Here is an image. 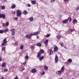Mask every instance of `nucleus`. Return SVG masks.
<instances>
[{
  "label": "nucleus",
  "mask_w": 79,
  "mask_h": 79,
  "mask_svg": "<svg viewBox=\"0 0 79 79\" xmlns=\"http://www.w3.org/2000/svg\"><path fill=\"white\" fill-rule=\"evenodd\" d=\"M27 78H28V77H27Z\"/></svg>",
  "instance_id": "e2e57ef3"
},
{
  "label": "nucleus",
  "mask_w": 79,
  "mask_h": 79,
  "mask_svg": "<svg viewBox=\"0 0 79 79\" xmlns=\"http://www.w3.org/2000/svg\"><path fill=\"white\" fill-rule=\"evenodd\" d=\"M4 73H6V72H7V71H8V69H4Z\"/></svg>",
  "instance_id": "473e14b6"
},
{
  "label": "nucleus",
  "mask_w": 79,
  "mask_h": 79,
  "mask_svg": "<svg viewBox=\"0 0 79 79\" xmlns=\"http://www.w3.org/2000/svg\"><path fill=\"white\" fill-rule=\"evenodd\" d=\"M74 31V30L73 29L71 30V32H73Z\"/></svg>",
  "instance_id": "4d7b16f0"
},
{
  "label": "nucleus",
  "mask_w": 79,
  "mask_h": 79,
  "mask_svg": "<svg viewBox=\"0 0 79 79\" xmlns=\"http://www.w3.org/2000/svg\"><path fill=\"white\" fill-rule=\"evenodd\" d=\"M49 50V55H52V53H53V51H52V49H50Z\"/></svg>",
  "instance_id": "4468645a"
},
{
  "label": "nucleus",
  "mask_w": 79,
  "mask_h": 79,
  "mask_svg": "<svg viewBox=\"0 0 79 79\" xmlns=\"http://www.w3.org/2000/svg\"><path fill=\"white\" fill-rule=\"evenodd\" d=\"M31 50H34V46H31Z\"/></svg>",
  "instance_id": "c9c22d12"
},
{
  "label": "nucleus",
  "mask_w": 79,
  "mask_h": 79,
  "mask_svg": "<svg viewBox=\"0 0 79 79\" xmlns=\"http://www.w3.org/2000/svg\"><path fill=\"white\" fill-rule=\"evenodd\" d=\"M64 66H63L60 69V71L62 72V73H63V71H64Z\"/></svg>",
  "instance_id": "1a4fd4ad"
},
{
  "label": "nucleus",
  "mask_w": 79,
  "mask_h": 79,
  "mask_svg": "<svg viewBox=\"0 0 79 79\" xmlns=\"http://www.w3.org/2000/svg\"><path fill=\"white\" fill-rule=\"evenodd\" d=\"M68 20L67 19H65V20H64L62 22V23L63 24H65L66 23L68 22Z\"/></svg>",
  "instance_id": "9d476101"
},
{
  "label": "nucleus",
  "mask_w": 79,
  "mask_h": 79,
  "mask_svg": "<svg viewBox=\"0 0 79 79\" xmlns=\"http://www.w3.org/2000/svg\"><path fill=\"white\" fill-rule=\"evenodd\" d=\"M68 61L69 63H71V62H72V60L70 59H69L68 60Z\"/></svg>",
  "instance_id": "a878e982"
},
{
  "label": "nucleus",
  "mask_w": 79,
  "mask_h": 79,
  "mask_svg": "<svg viewBox=\"0 0 79 79\" xmlns=\"http://www.w3.org/2000/svg\"><path fill=\"white\" fill-rule=\"evenodd\" d=\"M5 15L3 14H0V18H3V19H5Z\"/></svg>",
  "instance_id": "20e7f679"
},
{
  "label": "nucleus",
  "mask_w": 79,
  "mask_h": 79,
  "mask_svg": "<svg viewBox=\"0 0 79 79\" xmlns=\"http://www.w3.org/2000/svg\"><path fill=\"white\" fill-rule=\"evenodd\" d=\"M58 47H55L54 49V52H56L57 50H58Z\"/></svg>",
  "instance_id": "f8f14e48"
},
{
  "label": "nucleus",
  "mask_w": 79,
  "mask_h": 79,
  "mask_svg": "<svg viewBox=\"0 0 79 79\" xmlns=\"http://www.w3.org/2000/svg\"><path fill=\"white\" fill-rule=\"evenodd\" d=\"M68 0H64V1H67Z\"/></svg>",
  "instance_id": "052dcab7"
},
{
  "label": "nucleus",
  "mask_w": 79,
  "mask_h": 79,
  "mask_svg": "<svg viewBox=\"0 0 79 79\" xmlns=\"http://www.w3.org/2000/svg\"><path fill=\"white\" fill-rule=\"evenodd\" d=\"M76 10H79V6H78V7L76 9Z\"/></svg>",
  "instance_id": "49530a36"
},
{
  "label": "nucleus",
  "mask_w": 79,
  "mask_h": 79,
  "mask_svg": "<svg viewBox=\"0 0 79 79\" xmlns=\"http://www.w3.org/2000/svg\"><path fill=\"white\" fill-rule=\"evenodd\" d=\"M9 26V22H7L6 23V26Z\"/></svg>",
  "instance_id": "f704fd0d"
},
{
  "label": "nucleus",
  "mask_w": 79,
  "mask_h": 79,
  "mask_svg": "<svg viewBox=\"0 0 79 79\" xmlns=\"http://www.w3.org/2000/svg\"><path fill=\"white\" fill-rule=\"evenodd\" d=\"M27 11H26V10H25L23 11V13L24 14V15H26V14H27Z\"/></svg>",
  "instance_id": "bb28decb"
},
{
  "label": "nucleus",
  "mask_w": 79,
  "mask_h": 79,
  "mask_svg": "<svg viewBox=\"0 0 79 79\" xmlns=\"http://www.w3.org/2000/svg\"><path fill=\"white\" fill-rule=\"evenodd\" d=\"M3 42L4 43H6H6H7V41H6V38H5L3 40Z\"/></svg>",
  "instance_id": "6ab92c4d"
},
{
  "label": "nucleus",
  "mask_w": 79,
  "mask_h": 79,
  "mask_svg": "<svg viewBox=\"0 0 79 79\" xmlns=\"http://www.w3.org/2000/svg\"><path fill=\"white\" fill-rule=\"evenodd\" d=\"M2 51H5V47H2Z\"/></svg>",
  "instance_id": "2f4dec72"
},
{
  "label": "nucleus",
  "mask_w": 79,
  "mask_h": 79,
  "mask_svg": "<svg viewBox=\"0 0 79 79\" xmlns=\"http://www.w3.org/2000/svg\"><path fill=\"white\" fill-rule=\"evenodd\" d=\"M2 46H5V45H6V43L3 42L2 43Z\"/></svg>",
  "instance_id": "c756f323"
},
{
  "label": "nucleus",
  "mask_w": 79,
  "mask_h": 79,
  "mask_svg": "<svg viewBox=\"0 0 79 79\" xmlns=\"http://www.w3.org/2000/svg\"><path fill=\"white\" fill-rule=\"evenodd\" d=\"M26 64V62L25 61L24 63H23V65H25Z\"/></svg>",
  "instance_id": "de8ad7c7"
},
{
  "label": "nucleus",
  "mask_w": 79,
  "mask_h": 79,
  "mask_svg": "<svg viewBox=\"0 0 79 79\" xmlns=\"http://www.w3.org/2000/svg\"><path fill=\"white\" fill-rule=\"evenodd\" d=\"M5 8V6H1V9L2 10H4Z\"/></svg>",
  "instance_id": "7c9ffc66"
},
{
  "label": "nucleus",
  "mask_w": 79,
  "mask_h": 79,
  "mask_svg": "<svg viewBox=\"0 0 79 79\" xmlns=\"http://www.w3.org/2000/svg\"><path fill=\"white\" fill-rule=\"evenodd\" d=\"M17 16L18 17H19L21 16L22 15V12H21V11L20 10H17Z\"/></svg>",
  "instance_id": "f03ea898"
},
{
  "label": "nucleus",
  "mask_w": 79,
  "mask_h": 79,
  "mask_svg": "<svg viewBox=\"0 0 79 79\" xmlns=\"http://www.w3.org/2000/svg\"><path fill=\"white\" fill-rule=\"evenodd\" d=\"M67 20H68H68L69 21V22H71V20H72L71 18L70 17H69L68 18Z\"/></svg>",
  "instance_id": "5701e85b"
},
{
  "label": "nucleus",
  "mask_w": 79,
  "mask_h": 79,
  "mask_svg": "<svg viewBox=\"0 0 79 79\" xmlns=\"http://www.w3.org/2000/svg\"><path fill=\"white\" fill-rule=\"evenodd\" d=\"M5 79V77H4L2 76L0 78V79Z\"/></svg>",
  "instance_id": "79ce46f5"
},
{
  "label": "nucleus",
  "mask_w": 79,
  "mask_h": 79,
  "mask_svg": "<svg viewBox=\"0 0 79 79\" xmlns=\"http://www.w3.org/2000/svg\"><path fill=\"white\" fill-rule=\"evenodd\" d=\"M6 2V0H4V2L5 3V2Z\"/></svg>",
  "instance_id": "5fc2aeb1"
},
{
  "label": "nucleus",
  "mask_w": 79,
  "mask_h": 79,
  "mask_svg": "<svg viewBox=\"0 0 79 79\" xmlns=\"http://www.w3.org/2000/svg\"><path fill=\"white\" fill-rule=\"evenodd\" d=\"M2 24L3 27H5V23H2Z\"/></svg>",
  "instance_id": "e433bc0d"
},
{
  "label": "nucleus",
  "mask_w": 79,
  "mask_h": 79,
  "mask_svg": "<svg viewBox=\"0 0 79 79\" xmlns=\"http://www.w3.org/2000/svg\"><path fill=\"white\" fill-rule=\"evenodd\" d=\"M20 48L21 50H22L23 49V45L22 44L21 45V46H20Z\"/></svg>",
  "instance_id": "c85d7f7f"
},
{
  "label": "nucleus",
  "mask_w": 79,
  "mask_h": 79,
  "mask_svg": "<svg viewBox=\"0 0 79 79\" xmlns=\"http://www.w3.org/2000/svg\"><path fill=\"white\" fill-rule=\"evenodd\" d=\"M26 37L27 39H31V35H26Z\"/></svg>",
  "instance_id": "9b49d317"
},
{
  "label": "nucleus",
  "mask_w": 79,
  "mask_h": 79,
  "mask_svg": "<svg viewBox=\"0 0 79 79\" xmlns=\"http://www.w3.org/2000/svg\"><path fill=\"white\" fill-rule=\"evenodd\" d=\"M44 69H45V70H48V67L46 65H44Z\"/></svg>",
  "instance_id": "a211bd4d"
},
{
  "label": "nucleus",
  "mask_w": 79,
  "mask_h": 79,
  "mask_svg": "<svg viewBox=\"0 0 79 79\" xmlns=\"http://www.w3.org/2000/svg\"><path fill=\"white\" fill-rule=\"evenodd\" d=\"M58 56L56 55L55 56V62L56 63H58Z\"/></svg>",
  "instance_id": "0eeeda50"
},
{
  "label": "nucleus",
  "mask_w": 79,
  "mask_h": 79,
  "mask_svg": "<svg viewBox=\"0 0 79 79\" xmlns=\"http://www.w3.org/2000/svg\"><path fill=\"white\" fill-rule=\"evenodd\" d=\"M13 14H15V11L13 12Z\"/></svg>",
  "instance_id": "13d9d810"
},
{
  "label": "nucleus",
  "mask_w": 79,
  "mask_h": 79,
  "mask_svg": "<svg viewBox=\"0 0 79 79\" xmlns=\"http://www.w3.org/2000/svg\"><path fill=\"white\" fill-rule=\"evenodd\" d=\"M48 40H46L45 42L44 43V44L46 45V46H47V45H48Z\"/></svg>",
  "instance_id": "ddd939ff"
},
{
  "label": "nucleus",
  "mask_w": 79,
  "mask_h": 79,
  "mask_svg": "<svg viewBox=\"0 0 79 79\" xmlns=\"http://www.w3.org/2000/svg\"><path fill=\"white\" fill-rule=\"evenodd\" d=\"M2 72H3V73H4V69H3L2 70Z\"/></svg>",
  "instance_id": "bf43d9fd"
},
{
  "label": "nucleus",
  "mask_w": 79,
  "mask_h": 79,
  "mask_svg": "<svg viewBox=\"0 0 79 79\" xmlns=\"http://www.w3.org/2000/svg\"><path fill=\"white\" fill-rule=\"evenodd\" d=\"M25 58H26V60H29V56L27 55H26L25 57Z\"/></svg>",
  "instance_id": "393cba45"
},
{
  "label": "nucleus",
  "mask_w": 79,
  "mask_h": 79,
  "mask_svg": "<svg viewBox=\"0 0 79 79\" xmlns=\"http://www.w3.org/2000/svg\"><path fill=\"white\" fill-rule=\"evenodd\" d=\"M4 32L3 30H0V34H3Z\"/></svg>",
  "instance_id": "72a5a7b5"
},
{
  "label": "nucleus",
  "mask_w": 79,
  "mask_h": 79,
  "mask_svg": "<svg viewBox=\"0 0 79 79\" xmlns=\"http://www.w3.org/2000/svg\"><path fill=\"white\" fill-rule=\"evenodd\" d=\"M8 31V29H5L4 30V32H7Z\"/></svg>",
  "instance_id": "58836bf2"
},
{
  "label": "nucleus",
  "mask_w": 79,
  "mask_h": 79,
  "mask_svg": "<svg viewBox=\"0 0 79 79\" xmlns=\"http://www.w3.org/2000/svg\"><path fill=\"white\" fill-rule=\"evenodd\" d=\"M56 37H57V38H60V35H57L56 36Z\"/></svg>",
  "instance_id": "37998d69"
},
{
  "label": "nucleus",
  "mask_w": 79,
  "mask_h": 79,
  "mask_svg": "<svg viewBox=\"0 0 79 79\" xmlns=\"http://www.w3.org/2000/svg\"><path fill=\"white\" fill-rule=\"evenodd\" d=\"M28 19H29L30 21H33V18L31 17L30 18H29Z\"/></svg>",
  "instance_id": "b1692460"
},
{
  "label": "nucleus",
  "mask_w": 79,
  "mask_h": 79,
  "mask_svg": "<svg viewBox=\"0 0 79 79\" xmlns=\"http://www.w3.org/2000/svg\"><path fill=\"white\" fill-rule=\"evenodd\" d=\"M61 73H62L60 70L56 72V73L57 75H61Z\"/></svg>",
  "instance_id": "423d86ee"
},
{
  "label": "nucleus",
  "mask_w": 79,
  "mask_h": 79,
  "mask_svg": "<svg viewBox=\"0 0 79 79\" xmlns=\"http://www.w3.org/2000/svg\"><path fill=\"white\" fill-rule=\"evenodd\" d=\"M60 45H61V47H63L64 46V45L63 44L61 43Z\"/></svg>",
  "instance_id": "c03bdc74"
},
{
  "label": "nucleus",
  "mask_w": 79,
  "mask_h": 79,
  "mask_svg": "<svg viewBox=\"0 0 79 79\" xmlns=\"http://www.w3.org/2000/svg\"><path fill=\"white\" fill-rule=\"evenodd\" d=\"M36 38L37 39H39V36H36Z\"/></svg>",
  "instance_id": "6e6d98bb"
},
{
  "label": "nucleus",
  "mask_w": 79,
  "mask_h": 79,
  "mask_svg": "<svg viewBox=\"0 0 79 79\" xmlns=\"http://www.w3.org/2000/svg\"><path fill=\"white\" fill-rule=\"evenodd\" d=\"M10 31L11 32V33L12 35H15V29H11Z\"/></svg>",
  "instance_id": "39448f33"
},
{
  "label": "nucleus",
  "mask_w": 79,
  "mask_h": 79,
  "mask_svg": "<svg viewBox=\"0 0 79 79\" xmlns=\"http://www.w3.org/2000/svg\"><path fill=\"white\" fill-rule=\"evenodd\" d=\"M40 31H37L35 32L34 33H30V36H33V35H38V34H39L40 33Z\"/></svg>",
  "instance_id": "7ed1b4c3"
},
{
  "label": "nucleus",
  "mask_w": 79,
  "mask_h": 79,
  "mask_svg": "<svg viewBox=\"0 0 79 79\" xmlns=\"http://www.w3.org/2000/svg\"><path fill=\"white\" fill-rule=\"evenodd\" d=\"M24 68H23V69H22V70H21V71H24Z\"/></svg>",
  "instance_id": "8fccbe9b"
},
{
  "label": "nucleus",
  "mask_w": 79,
  "mask_h": 79,
  "mask_svg": "<svg viewBox=\"0 0 79 79\" xmlns=\"http://www.w3.org/2000/svg\"><path fill=\"white\" fill-rule=\"evenodd\" d=\"M41 54L40 53H38V55L36 56L37 58L39 59L40 61H42V60L44 58V56H42V57L40 56Z\"/></svg>",
  "instance_id": "f257e3e1"
},
{
  "label": "nucleus",
  "mask_w": 79,
  "mask_h": 79,
  "mask_svg": "<svg viewBox=\"0 0 79 79\" xmlns=\"http://www.w3.org/2000/svg\"><path fill=\"white\" fill-rule=\"evenodd\" d=\"M32 73H35L37 72V70L35 69H32L31 71Z\"/></svg>",
  "instance_id": "6e6552de"
},
{
  "label": "nucleus",
  "mask_w": 79,
  "mask_h": 79,
  "mask_svg": "<svg viewBox=\"0 0 79 79\" xmlns=\"http://www.w3.org/2000/svg\"><path fill=\"white\" fill-rule=\"evenodd\" d=\"M16 7V5L15 4H13L12 5L11 7V8L12 9H14V8H15Z\"/></svg>",
  "instance_id": "2eb2a0df"
},
{
  "label": "nucleus",
  "mask_w": 79,
  "mask_h": 79,
  "mask_svg": "<svg viewBox=\"0 0 79 79\" xmlns=\"http://www.w3.org/2000/svg\"><path fill=\"white\" fill-rule=\"evenodd\" d=\"M11 39H12V40H15V38L14 37H13L12 38H11Z\"/></svg>",
  "instance_id": "a19ab883"
},
{
  "label": "nucleus",
  "mask_w": 79,
  "mask_h": 79,
  "mask_svg": "<svg viewBox=\"0 0 79 79\" xmlns=\"http://www.w3.org/2000/svg\"><path fill=\"white\" fill-rule=\"evenodd\" d=\"M18 17H16V18H15V20H17V19H18Z\"/></svg>",
  "instance_id": "864d4df0"
},
{
  "label": "nucleus",
  "mask_w": 79,
  "mask_h": 79,
  "mask_svg": "<svg viewBox=\"0 0 79 79\" xmlns=\"http://www.w3.org/2000/svg\"><path fill=\"white\" fill-rule=\"evenodd\" d=\"M12 69H14V68H15V66H12Z\"/></svg>",
  "instance_id": "603ef678"
},
{
  "label": "nucleus",
  "mask_w": 79,
  "mask_h": 79,
  "mask_svg": "<svg viewBox=\"0 0 79 79\" xmlns=\"http://www.w3.org/2000/svg\"><path fill=\"white\" fill-rule=\"evenodd\" d=\"M36 45L38 47H41L42 46V44L40 43H38L36 44Z\"/></svg>",
  "instance_id": "412c9836"
},
{
  "label": "nucleus",
  "mask_w": 79,
  "mask_h": 79,
  "mask_svg": "<svg viewBox=\"0 0 79 79\" xmlns=\"http://www.w3.org/2000/svg\"><path fill=\"white\" fill-rule=\"evenodd\" d=\"M55 1V0H51V3H54Z\"/></svg>",
  "instance_id": "4c0bfd02"
},
{
  "label": "nucleus",
  "mask_w": 79,
  "mask_h": 79,
  "mask_svg": "<svg viewBox=\"0 0 79 79\" xmlns=\"http://www.w3.org/2000/svg\"><path fill=\"white\" fill-rule=\"evenodd\" d=\"M44 74H45V72H44L42 73V75H44Z\"/></svg>",
  "instance_id": "3c124183"
},
{
  "label": "nucleus",
  "mask_w": 79,
  "mask_h": 79,
  "mask_svg": "<svg viewBox=\"0 0 79 79\" xmlns=\"http://www.w3.org/2000/svg\"><path fill=\"white\" fill-rule=\"evenodd\" d=\"M44 52V50H41L40 51V52H38V53H40L41 55V53H43Z\"/></svg>",
  "instance_id": "dca6fc26"
},
{
  "label": "nucleus",
  "mask_w": 79,
  "mask_h": 79,
  "mask_svg": "<svg viewBox=\"0 0 79 79\" xmlns=\"http://www.w3.org/2000/svg\"><path fill=\"white\" fill-rule=\"evenodd\" d=\"M31 3H32V4L34 5V4H35V3H36V1L32 0L31 1Z\"/></svg>",
  "instance_id": "f3484780"
},
{
  "label": "nucleus",
  "mask_w": 79,
  "mask_h": 79,
  "mask_svg": "<svg viewBox=\"0 0 79 79\" xmlns=\"http://www.w3.org/2000/svg\"><path fill=\"white\" fill-rule=\"evenodd\" d=\"M18 77H15L14 79H18Z\"/></svg>",
  "instance_id": "09e8293b"
},
{
  "label": "nucleus",
  "mask_w": 79,
  "mask_h": 79,
  "mask_svg": "<svg viewBox=\"0 0 79 79\" xmlns=\"http://www.w3.org/2000/svg\"><path fill=\"white\" fill-rule=\"evenodd\" d=\"M51 35V34H47L46 35V37H50V36Z\"/></svg>",
  "instance_id": "cd10ccee"
},
{
  "label": "nucleus",
  "mask_w": 79,
  "mask_h": 79,
  "mask_svg": "<svg viewBox=\"0 0 79 79\" xmlns=\"http://www.w3.org/2000/svg\"><path fill=\"white\" fill-rule=\"evenodd\" d=\"M2 60V57L0 56V62Z\"/></svg>",
  "instance_id": "a18cd8bd"
},
{
  "label": "nucleus",
  "mask_w": 79,
  "mask_h": 79,
  "mask_svg": "<svg viewBox=\"0 0 79 79\" xmlns=\"http://www.w3.org/2000/svg\"><path fill=\"white\" fill-rule=\"evenodd\" d=\"M5 66H6V63H4L2 64V67H5Z\"/></svg>",
  "instance_id": "4be33fe9"
},
{
  "label": "nucleus",
  "mask_w": 79,
  "mask_h": 79,
  "mask_svg": "<svg viewBox=\"0 0 79 79\" xmlns=\"http://www.w3.org/2000/svg\"><path fill=\"white\" fill-rule=\"evenodd\" d=\"M72 79H74V78H72Z\"/></svg>",
  "instance_id": "680f3d73"
},
{
  "label": "nucleus",
  "mask_w": 79,
  "mask_h": 79,
  "mask_svg": "<svg viewBox=\"0 0 79 79\" xmlns=\"http://www.w3.org/2000/svg\"><path fill=\"white\" fill-rule=\"evenodd\" d=\"M73 24H74L75 23H77V20L76 19H75L73 20Z\"/></svg>",
  "instance_id": "aec40b11"
},
{
  "label": "nucleus",
  "mask_w": 79,
  "mask_h": 79,
  "mask_svg": "<svg viewBox=\"0 0 79 79\" xmlns=\"http://www.w3.org/2000/svg\"><path fill=\"white\" fill-rule=\"evenodd\" d=\"M28 7H31V5L29 4H27Z\"/></svg>",
  "instance_id": "ea45409f"
}]
</instances>
